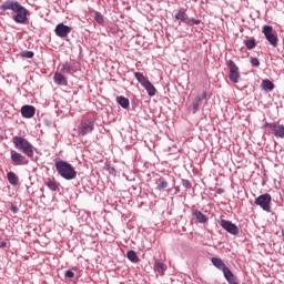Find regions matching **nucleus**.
Here are the masks:
<instances>
[{
    "instance_id": "nucleus-24",
    "label": "nucleus",
    "mask_w": 284,
    "mask_h": 284,
    "mask_svg": "<svg viewBox=\"0 0 284 284\" xmlns=\"http://www.w3.org/2000/svg\"><path fill=\"white\" fill-rule=\"evenodd\" d=\"M262 88L263 90H266L268 92H272V90H274V82L270 81V80H263L262 81Z\"/></svg>"
},
{
    "instance_id": "nucleus-18",
    "label": "nucleus",
    "mask_w": 284,
    "mask_h": 284,
    "mask_svg": "<svg viewBox=\"0 0 284 284\" xmlns=\"http://www.w3.org/2000/svg\"><path fill=\"white\" fill-rule=\"evenodd\" d=\"M45 185L51 192H57L59 190V183H57V180L54 178H49L45 181Z\"/></svg>"
},
{
    "instance_id": "nucleus-15",
    "label": "nucleus",
    "mask_w": 284,
    "mask_h": 284,
    "mask_svg": "<svg viewBox=\"0 0 284 284\" xmlns=\"http://www.w3.org/2000/svg\"><path fill=\"white\" fill-rule=\"evenodd\" d=\"M53 81L57 85H68V79H65L64 74L59 72L54 73Z\"/></svg>"
},
{
    "instance_id": "nucleus-8",
    "label": "nucleus",
    "mask_w": 284,
    "mask_h": 284,
    "mask_svg": "<svg viewBox=\"0 0 284 284\" xmlns=\"http://www.w3.org/2000/svg\"><path fill=\"white\" fill-rule=\"evenodd\" d=\"M265 128H270L273 131L274 136H276L277 139H283L284 138V125L283 124H278L276 122H266Z\"/></svg>"
},
{
    "instance_id": "nucleus-28",
    "label": "nucleus",
    "mask_w": 284,
    "mask_h": 284,
    "mask_svg": "<svg viewBox=\"0 0 284 284\" xmlns=\"http://www.w3.org/2000/svg\"><path fill=\"white\" fill-rule=\"evenodd\" d=\"M201 101H202L201 97H196L195 98V101L193 103V114H196V112H199V108L201 105Z\"/></svg>"
},
{
    "instance_id": "nucleus-16",
    "label": "nucleus",
    "mask_w": 284,
    "mask_h": 284,
    "mask_svg": "<svg viewBox=\"0 0 284 284\" xmlns=\"http://www.w3.org/2000/svg\"><path fill=\"white\" fill-rule=\"evenodd\" d=\"M153 267L154 272H158L160 276H163L165 274V271L168 270V266H165V264H163V262L161 261H155Z\"/></svg>"
},
{
    "instance_id": "nucleus-26",
    "label": "nucleus",
    "mask_w": 284,
    "mask_h": 284,
    "mask_svg": "<svg viewBox=\"0 0 284 284\" xmlns=\"http://www.w3.org/2000/svg\"><path fill=\"white\" fill-rule=\"evenodd\" d=\"M93 19L99 23L100 26H103L105 23V18H103V14L99 11L93 12Z\"/></svg>"
},
{
    "instance_id": "nucleus-12",
    "label": "nucleus",
    "mask_w": 284,
    "mask_h": 284,
    "mask_svg": "<svg viewBox=\"0 0 284 284\" xmlns=\"http://www.w3.org/2000/svg\"><path fill=\"white\" fill-rule=\"evenodd\" d=\"M79 130H80V134L82 136H85V134H90V132L94 130V123L91 121L82 122Z\"/></svg>"
},
{
    "instance_id": "nucleus-13",
    "label": "nucleus",
    "mask_w": 284,
    "mask_h": 284,
    "mask_svg": "<svg viewBox=\"0 0 284 284\" xmlns=\"http://www.w3.org/2000/svg\"><path fill=\"white\" fill-rule=\"evenodd\" d=\"M37 113V109L32 105H23L21 108V114L24 119H32Z\"/></svg>"
},
{
    "instance_id": "nucleus-9",
    "label": "nucleus",
    "mask_w": 284,
    "mask_h": 284,
    "mask_svg": "<svg viewBox=\"0 0 284 284\" xmlns=\"http://www.w3.org/2000/svg\"><path fill=\"white\" fill-rule=\"evenodd\" d=\"M220 225L225 230V232L232 234V236L239 235V226H236V224L232 223L231 221L221 220Z\"/></svg>"
},
{
    "instance_id": "nucleus-32",
    "label": "nucleus",
    "mask_w": 284,
    "mask_h": 284,
    "mask_svg": "<svg viewBox=\"0 0 284 284\" xmlns=\"http://www.w3.org/2000/svg\"><path fill=\"white\" fill-rule=\"evenodd\" d=\"M251 65H254L255 68H258L261 65V61H258V58L251 57L250 58Z\"/></svg>"
},
{
    "instance_id": "nucleus-5",
    "label": "nucleus",
    "mask_w": 284,
    "mask_h": 284,
    "mask_svg": "<svg viewBox=\"0 0 284 284\" xmlns=\"http://www.w3.org/2000/svg\"><path fill=\"white\" fill-rule=\"evenodd\" d=\"M262 33L264 34L266 41H268L270 45H273V48H276V45H278V36L275 33L272 26L265 24L262 28Z\"/></svg>"
},
{
    "instance_id": "nucleus-37",
    "label": "nucleus",
    "mask_w": 284,
    "mask_h": 284,
    "mask_svg": "<svg viewBox=\"0 0 284 284\" xmlns=\"http://www.w3.org/2000/svg\"><path fill=\"white\" fill-rule=\"evenodd\" d=\"M201 99H202V101H203V99H207V93L203 92Z\"/></svg>"
},
{
    "instance_id": "nucleus-7",
    "label": "nucleus",
    "mask_w": 284,
    "mask_h": 284,
    "mask_svg": "<svg viewBox=\"0 0 284 284\" xmlns=\"http://www.w3.org/2000/svg\"><path fill=\"white\" fill-rule=\"evenodd\" d=\"M229 79L232 83H237L241 80V72H239V65L232 60L227 61Z\"/></svg>"
},
{
    "instance_id": "nucleus-35",
    "label": "nucleus",
    "mask_w": 284,
    "mask_h": 284,
    "mask_svg": "<svg viewBox=\"0 0 284 284\" xmlns=\"http://www.w3.org/2000/svg\"><path fill=\"white\" fill-rule=\"evenodd\" d=\"M10 211L13 212V214H17V212H19V207L16 205H11Z\"/></svg>"
},
{
    "instance_id": "nucleus-31",
    "label": "nucleus",
    "mask_w": 284,
    "mask_h": 284,
    "mask_svg": "<svg viewBox=\"0 0 284 284\" xmlns=\"http://www.w3.org/2000/svg\"><path fill=\"white\" fill-rule=\"evenodd\" d=\"M21 57H23L24 59H32L34 57V52H32V51H22Z\"/></svg>"
},
{
    "instance_id": "nucleus-38",
    "label": "nucleus",
    "mask_w": 284,
    "mask_h": 284,
    "mask_svg": "<svg viewBox=\"0 0 284 284\" xmlns=\"http://www.w3.org/2000/svg\"><path fill=\"white\" fill-rule=\"evenodd\" d=\"M7 243L6 241H0V247H6Z\"/></svg>"
},
{
    "instance_id": "nucleus-27",
    "label": "nucleus",
    "mask_w": 284,
    "mask_h": 284,
    "mask_svg": "<svg viewBox=\"0 0 284 284\" xmlns=\"http://www.w3.org/2000/svg\"><path fill=\"white\" fill-rule=\"evenodd\" d=\"M244 45L247 48V50H254V48H256V40L254 38L244 40Z\"/></svg>"
},
{
    "instance_id": "nucleus-1",
    "label": "nucleus",
    "mask_w": 284,
    "mask_h": 284,
    "mask_svg": "<svg viewBox=\"0 0 284 284\" xmlns=\"http://www.w3.org/2000/svg\"><path fill=\"white\" fill-rule=\"evenodd\" d=\"M1 11L7 12V10H11L13 13V21L16 23H28V17H30V11L26 9V7L21 6L18 1L8 0L1 4Z\"/></svg>"
},
{
    "instance_id": "nucleus-23",
    "label": "nucleus",
    "mask_w": 284,
    "mask_h": 284,
    "mask_svg": "<svg viewBox=\"0 0 284 284\" xmlns=\"http://www.w3.org/2000/svg\"><path fill=\"white\" fill-rule=\"evenodd\" d=\"M224 277L230 284H239V282H236V277L234 276V273H232L231 270L226 271V273L224 274Z\"/></svg>"
},
{
    "instance_id": "nucleus-11",
    "label": "nucleus",
    "mask_w": 284,
    "mask_h": 284,
    "mask_svg": "<svg viewBox=\"0 0 284 284\" xmlns=\"http://www.w3.org/2000/svg\"><path fill=\"white\" fill-rule=\"evenodd\" d=\"M54 32L57 37H60V39H65L72 32V27L65 26L63 23L57 24Z\"/></svg>"
},
{
    "instance_id": "nucleus-30",
    "label": "nucleus",
    "mask_w": 284,
    "mask_h": 284,
    "mask_svg": "<svg viewBox=\"0 0 284 284\" xmlns=\"http://www.w3.org/2000/svg\"><path fill=\"white\" fill-rule=\"evenodd\" d=\"M201 23V20L196 18H189V22H186V26H199Z\"/></svg>"
},
{
    "instance_id": "nucleus-36",
    "label": "nucleus",
    "mask_w": 284,
    "mask_h": 284,
    "mask_svg": "<svg viewBox=\"0 0 284 284\" xmlns=\"http://www.w3.org/2000/svg\"><path fill=\"white\" fill-rule=\"evenodd\" d=\"M216 194H225V190L224 189H217Z\"/></svg>"
},
{
    "instance_id": "nucleus-2",
    "label": "nucleus",
    "mask_w": 284,
    "mask_h": 284,
    "mask_svg": "<svg viewBox=\"0 0 284 284\" xmlns=\"http://www.w3.org/2000/svg\"><path fill=\"white\" fill-rule=\"evenodd\" d=\"M54 166L58 174L65 181H74V179H77V170L67 161L59 160L55 162Z\"/></svg>"
},
{
    "instance_id": "nucleus-33",
    "label": "nucleus",
    "mask_w": 284,
    "mask_h": 284,
    "mask_svg": "<svg viewBox=\"0 0 284 284\" xmlns=\"http://www.w3.org/2000/svg\"><path fill=\"white\" fill-rule=\"evenodd\" d=\"M182 185L186 190H190V187H192V184H190V181H187V180H182Z\"/></svg>"
},
{
    "instance_id": "nucleus-29",
    "label": "nucleus",
    "mask_w": 284,
    "mask_h": 284,
    "mask_svg": "<svg viewBox=\"0 0 284 284\" xmlns=\"http://www.w3.org/2000/svg\"><path fill=\"white\" fill-rule=\"evenodd\" d=\"M168 187V182L165 180H159L156 190L158 192H163Z\"/></svg>"
},
{
    "instance_id": "nucleus-17",
    "label": "nucleus",
    "mask_w": 284,
    "mask_h": 284,
    "mask_svg": "<svg viewBox=\"0 0 284 284\" xmlns=\"http://www.w3.org/2000/svg\"><path fill=\"white\" fill-rule=\"evenodd\" d=\"M175 19L176 21H181L182 23H187L190 17H187V13H185V11L183 9H180L176 14H175Z\"/></svg>"
},
{
    "instance_id": "nucleus-34",
    "label": "nucleus",
    "mask_w": 284,
    "mask_h": 284,
    "mask_svg": "<svg viewBox=\"0 0 284 284\" xmlns=\"http://www.w3.org/2000/svg\"><path fill=\"white\" fill-rule=\"evenodd\" d=\"M64 276L67 277V278H74V272H72V271H65V273H64Z\"/></svg>"
},
{
    "instance_id": "nucleus-10",
    "label": "nucleus",
    "mask_w": 284,
    "mask_h": 284,
    "mask_svg": "<svg viewBox=\"0 0 284 284\" xmlns=\"http://www.w3.org/2000/svg\"><path fill=\"white\" fill-rule=\"evenodd\" d=\"M10 154H11V161L14 165H28L29 162H28V159H26V155L14 150H11Z\"/></svg>"
},
{
    "instance_id": "nucleus-19",
    "label": "nucleus",
    "mask_w": 284,
    "mask_h": 284,
    "mask_svg": "<svg viewBox=\"0 0 284 284\" xmlns=\"http://www.w3.org/2000/svg\"><path fill=\"white\" fill-rule=\"evenodd\" d=\"M7 179L10 185H19V176H17V173L14 172H8Z\"/></svg>"
},
{
    "instance_id": "nucleus-22",
    "label": "nucleus",
    "mask_w": 284,
    "mask_h": 284,
    "mask_svg": "<svg viewBox=\"0 0 284 284\" xmlns=\"http://www.w3.org/2000/svg\"><path fill=\"white\" fill-rule=\"evenodd\" d=\"M116 103H119L123 110H128V108H130V100L123 95L116 98Z\"/></svg>"
},
{
    "instance_id": "nucleus-14",
    "label": "nucleus",
    "mask_w": 284,
    "mask_h": 284,
    "mask_svg": "<svg viewBox=\"0 0 284 284\" xmlns=\"http://www.w3.org/2000/svg\"><path fill=\"white\" fill-rule=\"evenodd\" d=\"M211 262L214 265V267H217V270H221V272H223V274L227 273L230 270V267H227V265H225V262H223V260H221L219 257H212Z\"/></svg>"
},
{
    "instance_id": "nucleus-20",
    "label": "nucleus",
    "mask_w": 284,
    "mask_h": 284,
    "mask_svg": "<svg viewBox=\"0 0 284 284\" xmlns=\"http://www.w3.org/2000/svg\"><path fill=\"white\" fill-rule=\"evenodd\" d=\"M193 216L196 219L197 223H207V216L199 210L193 212Z\"/></svg>"
},
{
    "instance_id": "nucleus-3",
    "label": "nucleus",
    "mask_w": 284,
    "mask_h": 284,
    "mask_svg": "<svg viewBox=\"0 0 284 284\" xmlns=\"http://www.w3.org/2000/svg\"><path fill=\"white\" fill-rule=\"evenodd\" d=\"M13 145L17 148V150H20V152L24 153L26 156L33 159L34 145H32V143H30L26 138L14 136Z\"/></svg>"
},
{
    "instance_id": "nucleus-25",
    "label": "nucleus",
    "mask_w": 284,
    "mask_h": 284,
    "mask_svg": "<svg viewBox=\"0 0 284 284\" xmlns=\"http://www.w3.org/2000/svg\"><path fill=\"white\" fill-rule=\"evenodd\" d=\"M126 257L129 258V261H131V263H139V255H136L135 251H128Z\"/></svg>"
},
{
    "instance_id": "nucleus-6",
    "label": "nucleus",
    "mask_w": 284,
    "mask_h": 284,
    "mask_svg": "<svg viewBox=\"0 0 284 284\" xmlns=\"http://www.w3.org/2000/svg\"><path fill=\"white\" fill-rule=\"evenodd\" d=\"M270 203H272V195L270 193L262 194L255 199V205L262 207L264 212H272Z\"/></svg>"
},
{
    "instance_id": "nucleus-4",
    "label": "nucleus",
    "mask_w": 284,
    "mask_h": 284,
    "mask_svg": "<svg viewBox=\"0 0 284 284\" xmlns=\"http://www.w3.org/2000/svg\"><path fill=\"white\" fill-rule=\"evenodd\" d=\"M134 77L136 81L144 88V90L148 92L149 97H156V88L152 85V82L143 73L141 72H135Z\"/></svg>"
},
{
    "instance_id": "nucleus-21",
    "label": "nucleus",
    "mask_w": 284,
    "mask_h": 284,
    "mask_svg": "<svg viewBox=\"0 0 284 284\" xmlns=\"http://www.w3.org/2000/svg\"><path fill=\"white\" fill-rule=\"evenodd\" d=\"M61 72L62 74H74V72H77V69H74L70 63H64L62 64Z\"/></svg>"
}]
</instances>
